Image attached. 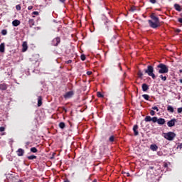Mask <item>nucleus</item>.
I'll use <instances>...</instances> for the list:
<instances>
[{
    "label": "nucleus",
    "mask_w": 182,
    "mask_h": 182,
    "mask_svg": "<svg viewBox=\"0 0 182 182\" xmlns=\"http://www.w3.org/2000/svg\"><path fill=\"white\" fill-rule=\"evenodd\" d=\"M150 18L152 20H148L149 25L150 28H152V29H157V28H160L161 26V23L160 22V18L159 17L156 16L154 13H152L150 15Z\"/></svg>",
    "instance_id": "nucleus-1"
},
{
    "label": "nucleus",
    "mask_w": 182,
    "mask_h": 182,
    "mask_svg": "<svg viewBox=\"0 0 182 182\" xmlns=\"http://www.w3.org/2000/svg\"><path fill=\"white\" fill-rule=\"evenodd\" d=\"M156 72L161 75H164V73H168V67L164 63H159L155 68Z\"/></svg>",
    "instance_id": "nucleus-2"
},
{
    "label": "nucleus",
    "mask_w": 182,
    "mask_h": 182,
    "mask_svg": "<svg viewBox=\"0 0 182 182\" xmlns=\"http://www.w3.org/2000/svg\"><path fill=\"white\" fill-rule=\"evenodd\" d=\"M145 73H147L148 76L152 77L154 80H156V75L154 74V68L152 65H148L147 68L144 70Z\"/></svg>",
    "instance_id": "nucleus-3"
},
{
    "label": "nucleus",
    "mask_w": 182,
    "mask_h": 182,
    "mask_svg": "<svg viewBox=\"0 0 182 182\" xmlns=\"http://www.w3.org/2000/svg\"><path fill=\"white\" fill-rule=\"evenodd\" d=\"M164 139H166V140H168L169 141H171L174 140V138L176 137V133L173 132H169L164 134Z\"/></svg>",
    "instance_id": "nucleus-4"
},
{
    "label": "nucleus",
    "mask_w": 182,
    "mask_h": 182,
    "mask_svg": "<svg viewBox=\"0 0 182 182\" xmlns=\"http://www.w3.org/2000/svg\"><path fill=\"white\" fill-rule=\"evenodd\" d=\"M59 43H60V37H56L51 41L52 46H59Z\"/></svg>",
    "instance_id": "nucleus-5"
},
{
    "label": "nucleus",
    "mask_w": 182,
    "mask_h": 182,
    "mask_svg": "<svg viewBox=\"0 0 182 182\" xmlns=\"http://www.w3.org/2000/svg\"><path fill=\"white\" fill-rule=\"evenodd\" d=\"M73 95H75V92L69 91L64 95V99H71L73 97Z\"/></svg>",
    "instance_id": "nucleus-6"
},
{
    "label": "nucleus",
    "mask_w": 182,
    "mask_h": 182,
    "mask_svg": "<svg viewBox=\"0 0 182 182\" xmlns=\"http://www.w3.org/2000/svg\"><path fill=\"white\" fill-rule=\"evenodd\" d=\"M176 122H177V119H176V118L171 119L167 122L168 127H173V126H176Z\"/></svg>",
    "instance_id": "nucleus-7"
},
{
    "label": "nucleus",
    "mask_w": 182,
    "mask_h": 182,
    "mask_svg": "<svg viewBox=\"0 0 182 182\" xmlns=\"http://www.w3.org/2000/svg\"><path fill=\"white\" fill-rule=\"evenodd\" d=\"M133 132H134V136H139V125L137 124L134 125Z\"/></svg>",
    "instance_id": "nucleus-8"
},
{
    "label": "nucleus",
    "mask_w": 182,
    "mask_h": 182,
    "mask_svg": "<svg viewBox=\"0 0 182 182\" xmlns=\"http://www.w3.org/2000/svg\"><path fill=\"white\" fill-rule=\"evenodd\" d=\"M23 154H25V150L21 148L17 150V156H18V157H21Z\"/></svg>",
    "instance_id": "nucleus-9"
},
{
    "label": "nucleus",
    "mask_w": 182,
    "mask_h": 182,
    "mask_svg": "<svg viewBox=\"0 0 182 182\" xmlns=\"http://www.w3.org/2000/svg\"><path fill=\"white\" fill-rule=\"evenodd\" d=\"M22 48V52H26V50H28V43L26 41L23 43Z\"/></svg>",
    "instance_id": "nucleus-10"
},
{
    "label": "nucleus",
    "mask_w": 182,
    "mask_h": 182,
    "mask_svg": "<svg viewBox=\"0 0 182 182\" xmlns=\"http://www.w3.org/2000/svg\"><path fill=\"white\" fill-rule=\"evenodd\" d=\"M8 89V85L5 83L0 84V90H6Z\"/></svg>",
    "instance_id": "nucleus-11"
},
{
    "label": "nucleus",
    "mask_w": 182,
    "mask_h": 182,
    "mask_svg": "<svg viewBox=\"0 0 182 182\" xmlns=\"http://www.w3.org/2000/svg\"><path fill=\"white\" fill-rule=\"evenodd\" d=\"M157 123L158 124L163 125L166 123V119L164 118H159L158 119Z\"/></svg>",
    "instance_id": "nucleus-12"
},
{
    "label": "nucleus",
    "mask_w": 182,
    "mask_h": 182,
    "mask_svg": "<svg viewBox=\"0 0 182 182\" xmlns=\"http://www.w3.org/2000/svg\"><path fill=\"white\" fill-rule=\"evenodd\" d=\"M150 149L152 150V151H157L159 146H157L156 144H151Z\"/></svg>",
    "instance_id": "nucleus-13"
},
{
    "label": "nucleus",
    "mask_w": 182,
    "mask_h": 182,
    "mask_svg": "<svg viewBox=\"0 0 182 182\" xmlns=\"http://www.w3.org/2000/svg\"><path fill=\"white\" fill-rule=\"evenodd\" d=\"M28 25L30 28H32L35 25V20H33V18H29Z\"/></svg>",
    "instance_id": "nucleus-14"
},
{
    "label": "nucleus",
    "mask_w": 182,
    "mask_h": 182,
    "mask_svg": "<svg viewBox=\"0 0 182 182\" xmlns=\"http://www.w3.org/2000/svg\"><path fill=\"white\" fill-rule=\"evenodd\" d=\"M13 26H19L21 25V21L19 20H14L12 21Z\"/></svg>",
    "instance_id": "nucleus-15"
},
{
    "label": "nucleus",
    "mask_w": 182,
    "mask_h": 182,
    "mask_svg": "<svg viewBox=\"0 0 182 182\" xmlns=\"http://www.w3.org/2000/svg\"><path fill=\"white\" fill-rule=\"evenodd\" d=\"M0 52L1 53H4L5 52V43H2L0 44Z\"/></svg>",
    "instance_id": "nucleus-16"
},
{
    "label": "nucleus",
    "mask_w": 182,
    "mask_h": 182,
    "mask_svg": "<svg viewBox=\"0 0 182 182\" xmlns=\"http://www.w3.org/2000/svg\"><path fill=\"white\" fill-rule=\"evenodd\" d=\"M174 8H175L176 11H178V12H181V6H180V4H175Z\"/></svg>",
    "instance_id": "nucleus-17"
},
{
    "label": "nucleus",
    "mask_w": 182,
    "mask_h": 182,
    "mask_svg": "<svg viewBox=\"0 0 182 182\" xmlns=\"http://www.w3.org/2000/svg\"><path fill=\"white\" fill-rule=\"evenodd\" d=\"M142 90L143 92H147L148 89H149V85L146 83L142 84Z\"/></svg>",
    "instance_id": "nucleus-18"
},
{
    "label": "nucleus",
    "mask_w": 182,
    "mask_h": 182,
    "mask_svg": "<svg viewBox=\"0 0 182 182\" xmlns=\"http://www.w3.org/2000/svg\"><path fill=\"white\" fill-rule=\"evenodd\" d=\"M167 110L169 113H174V108L171 105H168Z\"/></svg>",
    "instance_id": "nucleus-19"
},
{
    "label": "nucleus",
    "mask_w": 182,
    "mask_h": 182,
    "mask_svg": "<svg viewBox=\"0 0 182 182\" xmlns=\"http://www.w3.org/2000/svg\"><path fill=\"white\" fill-rule=\"evenodd\" d=\"M38 107H41L42 106V97L39 96L38 98Z\"/></svg>",
    "instance_id": "nucleus-20"
},
{
    "label": "nucleus",
    "mask_w": 182,
    "mask_h": 182,
    "mask_svg": "<svg viewBox=\"0 0 182 182\" xmlns=\"http://www.w3.org/2000/svg\"><path fill=\"white\" fill-rule=\"evenodd\" d=\"M28 160H36V159H38V156L35 155H31L27 156Z\"/></svg>",
    "instance_id": "nucleus-21"
},
{
    "label": "nucleus",
    "mask_w": 182,
    "mask_h": 182,
    "mask_svg": "<svg viewBox=\"0 0 182 182\" xmlns=\"http://www.w3.org/2000/svg\"><path fill=\"white\" fill-rule=\"evenodd\" d=\"M159 77L163 80V82H166V80H167V76L164 75L163 74L160 75Z\"/></svg>",
    "instance_id": "nucleus-22"
},
{
    "label": "nucleus",
    "mask_w": 182,
    "mask_h": 182,
    "mask_svg": "<svg viewBox=\"0 0 182 182\" xmlns=\"http://www.w3.org/2000/svg\"><path fill=\"white\" fill-rule=\"evenodd\" d=\"M58 126L60 129H65V127H66L65 122H60Z\"/></svg>",
    "instance_id": "nucleus-23"
},
{
    "label": "nucleus",
    "mask_w": 182,
    "mask_h": 182,
    "mask_svg": "<svg viewBox=\"0 0 182 182\" xmlns=\"http://www.w3.org/2000/svg\"><path fill=\"white\" fill-rule=\"evenodd\" d=\"M137 75L139 79H143V73L141 72V70H139L137 73Z\"/></svg>",
    "instance_id": "nucleus-24"
},
{
    "label": "nucleus",
    "mask_w": 182,
    "mask_h": 182,
    "mask_svg": "<svg viewBox=\"0 0 182 182\" xmlns=\"http://www.w3.org/2000/svg\"><path fill=\"white\" fill-rule=\"evenodd\" d=\"M142 97L145 99V100H149V99H150V96L147 94L142 95Z\"/></svg>",
    "instance_id": "nucleus-25"
},
{
    "label": "nucleus",
    "mask_w": 182,
    "mask_h": 182,
    "mask_svg": "<svg viewBox=\"0 0 182 182\" xmlns=\"http://www.w3.org/2000/svg\"><path fill=\"white\" fill-rule=\"evenodd\" d=\"M30 151H31V153H38V149H36V147H32L31 148Z\"/></svg>",
    "instance_id": "nucleus-26"
},
{
    "label": "nucleus",
    "mask_w": 182,
    "mask_h": 182,
    "mask_svg": "<svg viewBox=\"0 0 182 182\" xmlns=\"http://www.w3.org/2000/svg\"><path fill=\"white\" fill-rule=\"evenodd\" d=\"M144 120H145V122H151V117H150V116H146V117L144 118Z\"/></svg>",
    "instance_id": "nucleus-27"
},
{
    "label": "nucleus",
    "mask_w": 182,
    "mask_h": 182,
    "mask_svg": "<svg viewBox=\"0 0 182 182\" xmlns=\"http://www.w3.org/2000/svg\"><path fill=\"white\" fill-rule=\"evenodd\" d=\"M158 120L159 119L157 118V117H154L151 118V122H153V123H156Z\"/></svg>",
    "instance_id": "nucleus-28"
},
{
    "label": "nucleus",
    "mask_w": 182,
    "mask_h": 182,
    "mask_svg": "<svg viewBox=\"0 0 182 182\" xmlns=\"http://www.w3.org/2000/svg\"><path fill=\"white\" fill-rule=\"evenodd\" d=\"M109 141L110 143H113V141H114V136L112 135V136H109Z\"/></svg>",
    "instance_id": "nucleus-29"
},
{
    "label": "nucleus",
    "mask_w": 182,
    "mask_h": 182,
    "mask_svg": "<svg viewBox=\"0 0 182 182\" xmlns=\"http://www.w3.org/2000/svg\"><path fill=\"white\" fill-rule=\"evenodd\" d=\"M97 97H105V95H103L100 92H97Z\"/></svg>",
    "instance_id": "nucleus-30"
},
{
    "label": "nucleus",
    "mask_w": 182,
    "mask_h": 182,
    "mask_svg": "<svg viewBox=\"0 0 182 182\" xmlns=\"http://www.w3.org/2000/svg\"><path fill=\"white\" fill-rule=\"evenodd\" d=\"M80 59L82 61L86 60V55H85V54H82L80 56Z\"/></svg>",
    "instance_id": "nucleus-31"
},
{
    "label": "nucleus",
    "mask_w": 182,
    "mask_h": 182,
    "mask_svg": "<svg viewBox=\"0 0 182 182\" xmlns=\"http://www.w3.org/2000/svg\"><path fill=\"white\" fill-rule=\"evenodd\" d=\"M8 33V31H6V29H4L1 31V34L5 36Z\"/></svg>",
    "instance_id": "nucleus-32"
},
{
    "label": "nucleus",
    "mask_w": 182,
    "mask_h": 182,
    "mask_svg": "<svg viewBox=\"0 0 182 182\" xmlns=\"http://www.w3.org/2000/svg\"><path fill=\"white\" fill-rule=\"evenodd\" d=\"M130 12H134V11H136V6H132L131 7V9H129Z\"/></svg>",
    "instance_id": "nucleus-33"
},
{
    "label": "nucleus",
    "mask_w": 182,
    "mask_h": 182,
    "mask_svg": "<svg viewBox=\"0 0 182 182\" xmlns=\"http://www.w3.org/2000/svg\"><path fill=\"white\" fill-rule=\"evenodd\" d=\"M16 9H17L18 11H21V7L20 4H18L16 6Z\"/></svg>",
    "instance_id": "nucleus-34"
},
{
    "label": "nucleus",
    "mask_w": 182,
    "mask_h": 182,
    "mask_svg": "<svg viewBox=\"0 0 182 182\" xmlns=\"http://www.w3.org/2000/svg\"><path fill=\"white\" fill-rule=\"evenodd\" d=\"M150 114H151V116H154V114H156V112H154V110H151Z\"/></svg>",
    "instance_id": "nucleus-35"
},
{
    "label": "nucleus",
    "mask_w": 182,
    "mask_h": 182,
    "mask_svg": "<svg viewBox=\"0 0 182 182\" xmlns=\"http://www.w3.org/2000/svg\"><path fill=\"white\" fill-rule=\"evenodd\" d=\"M152 110H156V112H159V107L154 106V107H152Z\"/></svg>",
    "instance_id": "nucleus-36"
},
{
    "label": "nucleus",
    "mask_w": 182,
    "mask_h": 182,
    "mask_svg": "<svg viewBox=\"0 0 182 182\" xmlns=\"http://www.w3.org/2000/svg\"><path fill=\"white\" fill-rule=\"evenodd\" d=\"M151 4H156L157 2V0H149Z\"/></svg>",
    "instance_id": "nucleus-37"
},
{
    "label": "nucleus",
    "mask_w": 182,
    "mask_h": 182,
    "mask_svg": "<svg viewBox=\"0 0 182 182\" xmlns=\"http://www.w3.org/2000/svg\"><path fill=\"white\" fill-rule=\"evenodd\" d=\"M32 15H36L38 16V15H39V12L38 11H33L32 13Z\"/></svg>",
    "instance_id": "nucleus-38"
},
{
    "label": "nucleus",
    "mask_w": 182,
    "mask_h": 182,
    "mask_svg": "<svg viewBox=\"0 0 182 182\" xmlns=\"http://www.w3.org/2000/svg\"><path fill=\"white\" fill-rule=\"evenodd\" d=\"M0 132H5V127H0Z\"/></svg>",
    "instance_id": "nucleus-39"
},
{
    "label": "nucleus",
    "mask_w": 182,
    "mask_h": 182,
    "mask_svg": "<svg viewBox=\"0 0 182 182\" xmlns=\"http://www.w3.org/2000/svg\"><path fill=\"white\" fill-rule=\"evenodd\" d=\"M178 113H182V107L178 108Z\"/></svg>",
    "instance_id": "nucleus-40"
},
{
    "label": "nucleus",
    "mask_w": 182,
    "mask_h": 182,
    "mask_svg": "<svg viewBox=\"0 0 182 182\" xmlns=\"http://www.w3.org/2000/svg\"><path fill=\"white\" fill-rule=\"evenodd\" d=\"M28 11H31V10L33 9V6H29L28 7Z\"/></svg>",
    "instance_id": "nucleus-41"
},
{
    "label": "nucleus",
    "mask_w": 182,
    "mask_h": 182,
    "mask_svg": "<svg viewBox=\"0 0 182 182\" xmlns=\"http://www.w3.org/2000/svg\"><path fill=\"white\" fill-rule=\"evenodd\" d=\"M29 144H31L30 141L26 142V149H28V146H29Z\"/></svg>",
    "instance_id": "nucleus-42"
},
{
    "label": "nucleus",
    "mask_w": 182,
    "mask_h": 182,
    "mask_svg": "<svg viewBox=\"0 0 182 182\" xmlns=\"http://www.w3.org/2000/svg\"><path fill=\"white\" fill-rule=\"evenodd\" d=\"M68 65L72 63V60H68V61L65 62Z\"/></svg>",
    "instance_id": "nucleus-43"
},
{
    "label": "nucleus",
    "mask_w": 182,
    "mask_h": 182,
    "mask_svg": "<svg viewBox=\"0 0 182 182\" xmlns=\"http://www.w3.org/2000/svg\"><path fill=\"white\" fill-rule=\"evenodd\" d=\"M117 38V35L114 36L113 38H112V41H115Z\"/></svg>",
    "instance_id": "nucleus-44"
},
{
    "label": "nucleus",
    "mask_w": 182,
    "mask_h": 182,
    "mask_svg": "<svg viewBox=\"0 0 182 182\" xmlns=\"http://www.w3.org/2000/svg\"><path fill=\"white\" fill-rule=\"evenodd\" d=\"M87 75L88 76H90V75H92V71H87Z\"/></svg>",
    "instance_id": "nucleus-45"
},
{
    "label": "nucleus",
    "mask_w": 182,
    "mask_h": 182,
    "mask_svg": "<svg viewBox=\"0 0 182 182\" xmlns=\"http://www.w3.org/2000/svg\"><path fill=\"white\" fill-rule=\"evenodd\" d=\"M127 175V177H130V173L129 172L124 173Z\"/></svg>",
    "instance_id": "nucleus-46"
},
{
    "label": "nucleus",
    "mask_w": 182,
    "mask_h": 182,
    "mask_svg": "<svg viewBox=\"0 0 182 182\" xmlns=\"http://www.w3.org/2000/svg\"><path fill=\"white\" fill-rule=\"evenodd\" d=\"M178 21L180 23H182V18H180L178 19Z\"/></svg>",
    "instance_id": "nucleus-47"
},
{
    "label": "nucleus",
    "mask_w": 182,
    "mask_h": 182,
    "mask_svg": "<svg viewBox=\"0 0 182 182\" xmlns=\"http://www.w3.org/2000/svg\"><path fill=\"white\" fill-rule=\"evenodd\" d=\"M164 167H165V168L168 167V164H167V163H165V164H164Z\"/></svg>",
    "instance_id": "nucleus-48"
},
{
    "label": "nucleus",
    "mask_w": 182,
    "mask_h": 182,
    "mask_svg": "<svg viewBox=\"0 0 182 182\" xmlns=\"http://www.w3.org/2000/svg\"><path fill=\"white\" fill-rule=\"evenodd\" d=\"M176 32H177V33H180V32H181V30H180V29H176Z\"/></svg>",
    "instance_id": "nucleus-49"
},
{
    "label": "nucleus",
    "mask_w": 182,
    "mask_h": 182,
    "mask_svg": "<svg viewBox=\"0 0 182 182\" xmlns=\"http://www.w3.org/2000/svg\"><path fill=\"white\" fill-rule=\"evenodd\" d=\"M178 147H179V149H182V143L180 144L178 146Z\"/></svg>",
    "instance_id": "nucleus-50"
},
{
    "label": "nucleus",
    "mask_w": 182,
    "mask_h": 182,
    "mask_svg": "<svg viewBox=\"0 0 182 182\" xmlns=\"http://www.w3.org/2000/svg\"><path fill=\"white\" fill-rule=\"evenodd\" d=\"M64 182H70V181H69V179L66 178L64 180Z\"/></svg>",
    "instance_id": "nucleus-51"
},
{
    "label": "nucleus",
    "mask_w": 182,
    "mask_h": 182,
    "mask_svg": "<svg viewBox=\"0 0 182 182\" xmlns=\"http://www.w3.org/2000/svg\"><path fill=\"white\" fill-rule=\"evenodd\" d=\"M59 1H60V2H62V4H65V0H59Z\"/></svg>",
    "instance_id": "nucleus-52"
},
{
    "label": "nucleus",
    "mask_w": 182,
    "mask_h": 182,
    "mask_svg": "<svg viewBox=\"0 0 182 182\" xmlns=\"http://www.w3.org/2000/svg\"><path fill=\"white\" fill-rule=\"evenodd\" d=\"M92 182H97V180L94 179V180L92 181Z\"/></svg>",
    "instance_id": "nucleus-53"
},
{
    "label": "nucleus",
    "mask_w": 182,
    "mask_h": 182,
    "mask_svg": "<svg viewBox=\"0 0 182 182\" xmlns=\"http://www.w3.org/2000/svg\"><path fill=\"white\" fill-rule=\"evenodd\" d=\"M180 83H182V79L179 80Z\"/></svg>",
    "instance_id": "nucleus-54"
},
{
    "label": "nucleus",
    "mask_w": 182,
    "mask_h": 182,
    "mask_svg": "<svg viewBox=\"0 0 182 182\" xmlns=\"http://www.w3.org/2000/svg\"><path fill=\"white\" fill-rule=\"evenodd\" d=\"M17 182H23V181L19 180V181H18Z\"/></svg>",
    "instance_id": "nucleus-55"
},
{
    "label": "nucleus",
    "mask_w": 182,
    "mask_h": 182,
    "mask_svg": "<svg viewBox=\"0 0 182 182\" xmlns=\"http://www.w3.org/2000/svg\"><path fill=\"white\" fill-rule=\"evenodd\" d=\"M179 72H180V73H182V70H180Z\"/></svg>",
    "instance_id": "nucleus-56"
},
{
    "label": "nucleus",
    "mask_w": 182,
    "mask_h": 182,
    "mask_svg": "<svg viewBox=\"0 0 182 182\" xmlns=\"http://www.w3.org/2000/svg\"><path fill=\"white\" fill-rule=\"evenodd\" d=\"M150 168H151V170H153V167H150Z\"/></svg>",
    "instance_id": "nucleus-57"
},
{
    "label": "nucleus",
    "mask_w": 182,
    "mask_h": 182,
    "mask_svg": "<svg viewBox=\"0 0 182 182\" xmlns=\"http://www.w3.org/2000/svg\"><path fill=\"white\" fill-rule=\"evenodd\" d=\"M33 18H35V16H33Z\"/></svg>",
    "instance_id": "nucleus-58"
}]
</instances>
